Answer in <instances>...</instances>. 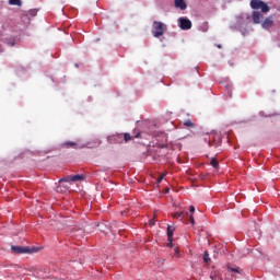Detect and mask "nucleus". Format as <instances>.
I'll return each mask as SVG.
<instances>
[{
	"label": "nucleus",
	"mask_w": 280,
	"mask_h": 280,
	"mask_svg": "<svg viewBox=\"0 0 280 280\" xmlns=\"http://www.w3.org/2000/svg\"><path fill=\"white\" fill-rule=\"evenodd\" d=\"M163 178H165V173H162L159 178L156 179V183L160 184L163 182Z\"/></svg>",
	"instance_id": "aec40b11"
},
{
	"label": "nucleus",
	"mask_w": 280,
	"mask_h": 280,
	"mask_svg": "<svg viewBox=\"0 0 280 280\" xmlns=\"http://www.w3.org/2000/svg\"><path fill=\"white\" fill-rule=\"evenodd\" d=\"M62 183H73V177H72V175H68V176H66V177H63V178H60V179H59V185H62Z\"/></svg>",
	"instance_id": "9d476101"
},
{
	"label": "nucleus",
	"mask_w": 280,
	"mask_h": 280,
	"mask_svg": "<svg viewBox=\"0 0 280 280\" xmlns=\"http://www.w3.org/2000/svg\"><path fill=\"white\" fill-rule=\"evenodd\" d=\"M179 253H180V252L178 250V247H176V248H175V254H176V255H179Z\"/></svg>",
	"instance_id": "393cba45"
},
{
	"label": "nucleus",
	"mask_w": 280,
	"mask_h": 280,
	"mask_svg": "<svg viewBox=\"0 0 280 280\" xmlns=\"http://www.w3.org/2000/svg\"><path fill=\"white\" fill-rule=\"evenodd\" d=\"M135 137H136V139H139V137H140V133L136 135Z\"/></svg>",
	"instance_id": "c85d7f7f"
},
{
	"label": "nucleus",
	"mask_w": 280,
	"mask_h": 280,
	"mask_svg": "<svg viewBox=\"0 0 280 280\" xmlns=\"http://www.w3.org/2000/svg\"><path fill=\"white\" fill-rule=\"evenodd\" d=\"M210 165H212V167H214V170H218L220 167V163L218 162V160L215 158L211 159Z\"/></svg>",
	"instance_id": "4468645a"
},
{
	"label": "nucleus",
	"mask_w": 280,
	"mask_h": 280,
	"mask_svg": "<svg viewBox=\"0 0 280 280\" xmlns=\"http://www.w3.org/2000/svg\"><path fill=\"white\" fill-rule=\"evenodd\" d=\"M261 27L264 30H270V27H275V21L272 20V18H267L264 20Z\"/></svg>",
	"instance_id": "423d86ee"
},
{
	"label": "nucleus",
	"mask_w": 280,
	"mask_h": 280,
	"mask_svg": "<svg viewBox=\"0 0 280 280\" xmlns=\"http://www.w3.org/2000/svg\"><path fill=\"white\" fill-rule=\"evenodd\" d=\"M174 5L179 10H187V3L185 2V0H175Z\"/></svg>",
	"instance_id": "0eeeda50"
},
{
	"label": "nucleus",
	"mask_w": 280,
	"mask_h": 280,
	"mask_svg": "<svg viewBox=\"0 0 280 280\" xmlns=\"http://www.w3.org/2000/svg\"><path fill=\"white\" fill-rule=\"evenodd\" d=\"M172 241H173V238H171V241H168V243H167L168 248H173L174 247V244H172Z\"/></svg>",
	"instance_id": "5701e85b"
},
{
	"label": "nucleus",
	"mask_w": 280,
	"mask_h": 280,
	"mask_svg": "<svg viewBox=\"0 0 280 280\" xmlns=\"http://www.w3.org/2000/svg\"><path fill=\"white\" fill-rule=\"evenodd\" d=\"M260 10L261 12H264V14L270 12V7H268V4H266V2H262V4H260Z\"/></svg>",
	"instance_id": "ddd939ff"
},
{
	"label": "nucleus",
	"mask_w": 280,
	"mask_h": 280,
	"mask_svg": "<svg viewBox=\"0 0 280 280\" xmlns=\"http://www.w3.org/2000/svg\"><path fill=\"white\" fill-rule=\"evenodd\" d=\"M203 261L205 264H209V261H211V258L209 257V252H205L203 253Z\"/></svg>",
	"instance_id": "a211bd4d"
},
{
	"label": "nucleus",
	"mask_w": 280,
	"mask_h": 280,
	"mask_svg": "<svg viewBox=\"0 0 280 280\" xmlns=\"http://www.w3.org/2000/svg\"><path fill=\"white\" fill-rule=\"evenodd\" d=\"M63 145L66 148H78V144L75 142H72V141H66V142H63Z\"/></svg>",
	"instance_id": "f3484780"
},
{
	"label": "nucleus",
	"mask_w": 280,
	"mask_h": 280,
	"mask_svg": "<svg viewBox=\"0 0 280 280\" xmlns=\"http://www.w3.org/2000/svg\"><path fill=\"white\" fill-rule=\"evenodd\" d=\"M84 180V175H72V183Z\"/></svg>",
	"instance_id": "2eb2a0df"
},
{
	"label": "nucleus",
	"mask_w": 280,
	"mask_h": 280,
	"mask_svg": "<svg viewBox=\"0 0 280 280\" xmlns=\"http://www.w3.org/2000/svg\"><path fill=\"white\" fill-rule=\"evenodd\" d=\"M10 46H11V47H14V42H11V43H10Z\"/></svg>",
	"instance_id": "cd10ccee"
},
{
	"label": "nucleus",
	"mask_w": 280,
	"mask_h": 280,
	"mask_svg": "<svg viewBox=\"0 0 280 280\" xmlns=\"http://www.w3.org/2000/svg\"><path fill=\"white\" fill-rule=\"evenodd\" d=\"M262 3L264 1L261 0H252L249 5L253 10H260Z\"/></svg>",
	"instance_id": "6e6552de"
},
{
	"label": "nucleus",
	"mask_w": 280,
	"mask_h": 280,
	"mask_svg": "<svg viewBox=\"0 0 280 280\" xmlns=\"http://www.w3.org/2000/svg\"><path fill=\"white\" fill-rule=\"evenodd\" d=\"M189 220H190V224H192V226H194V224H196V220L194 219L192 214L190 215Z\"/></svg>",
	"instance_id": "412c9836"
},
{
	"label": "nucleus",
	"mask_w": 280,
	"mask_h": 280,
	"mask_svg": "<svg viewBox=\"0 0 280 280\" xmlns=\"http://www.w3.org/2000/svg\"><path fill=\"white\" fill-rule=\"evenodd\" d=\"M184 126H186V128H196V124H194L191 120L187 119L184 121Z\"/></svg>",
	"instance_id": "dca6fc26"
},
{
	"label": "nucleus",
	"mask_w": 280,
	"mask_h": 280,
	"mask_svg": "<svg viewBox=\"0 0 280 280\" xmlns=\"http://www.w3.org/2000/svg\"><path fill=\"white\" fill-rule=\"evenodd\" d=\"M228 272L242 275V269H240V267H228Z\"/></svg>",
	"instance_id": "9b49d317"
},
{
	"label": "nucleus",
	"mask_w": 280,
	"mask_h": 280,
	"mask_svg": "<svg viewBox=\"0 0 280 280\" xmlns=\"http://www.w3.org/2000/svg\"><path fill=\"white\" fill-rule=\"evenodd\" d=\"M217 47H218V49H222V45L221 44H218Z\"/></svg>",
	"instance_id": "bb28decb"
},
{
	"label": "nucleus",
	"mask_w": 280,
	"mask_h": 280,
	"mask_svg": "<svg viewBox=\"0 0 280 280\" xmlns=\"http://www.w3.org/2000/svg\"><path fill=\"white\" fill-rule=\"evenodd\" d=\"M261 21H264V14H261V12H259V11H254L253 12V23H255L256 25H259V23H261Z\"/></svg>",
	"instance_id": "39448f33"
},
{
	"label": "nucleus",
	"mask_w": 280,
	"mask_h": 280,
	"mask_svg": "<svg viewBox=\"0 0 280 280\" xmlns=\"http://www.w3.org/2000/svg\"><path fill=\"white\" fill-rule=\"evenodd\" d=\"M178 24L180 30H184V31L191 30V20L187 18H179Z\"/></svg>",
	"instance_id": "20e7f679"
},
{
	"label": "nucleus",
	"mask_w": 280,
	"mask_h": 280,
	"mask_svg": "<svg viewBox=\"0 0 280 280\" xmlns=\"http://www.w3.org/2000/svg\"><path fill=\"white\" fill-rule=\"evenodd\" d=\"M185 215H189V212L187 211H180V212H175L173 213V218L175 220H183L185 218Z\"/></svg>",
	"instance_id": "1a4fd4ad"
},
{
	"label": "nucleus",
	"mask_w": 280,
	"mask_h": 280,
	"mask_svg": "<svg viewBox=\"0 0 280 280\" xmlns=\"http://www.w3.org/2000/svg\"><path fill=\"white\" fill-rule=\"evenodd\" d=\"M107 139L109 143H120L122 139L126 143H128V141H130L132 137L130 136V133H118V135L110 136Z\"/></svg>",
	"instance_id": "f03ea898"
},
{
	"label": "nucleus",
	"mask_w": 280,
	"mask_h": 280,
	"mask_svg": "<svg viewBox=\"0 0 280 280\" xmlns=\"http://www.w3.org/2000/svg\"><path fill=\"white\" fill-rule=\"evenodd\" d=\"M167 237H168V242H172L173 237H174V229H172V226H167Z\"/></svg>",
	"instance_id": "f8f14e48"
},
{
	"label": "nucleus",
	"mask_w": 280,
	"mask_h": 280,
	"mask_svg": "<svg viewBox=\"0 0 280 280\" xmlns=\"http://www.w3.org/2000/svg\"><path fill=\"white\" fill-rule=\"evenodd\" d=\"M150 224H151V225H154V219H151V220H150Z\"/></svg>",
	"instance_id": "a878e982"
},
{
	"label": "nucleus",
	"mask_w": 280,
	"mask_h": 280,
	"mask_svg": "<svg viewBox=\"0 0 280 280\" xmlns=\"http://www.w3.org/2000/svg\"><path fill=\"white\" fill-rule=\"evenodd\" d=\"M22 21H30V18L27 15H22Z\"/></svg>",
	"instance_id": "b1692460"
},
{
	"label": "nucleus",
	"mask_w": 280,
	"mask_h": 280,
	"mask_svg": "<svg viewBox=\"0 0 280 280\" xmlns=\"http://www.w3.org/2000/svg\"><path fill=\"white\" fill-rule=\"evenodd\" d=\"M209 145L211 147V142H209Z\"/></svg>",
	"instance_id": "7c9ffc66"
},
{
	"label": "nucleus",
	"mask_w": 280,
	"mask_h": 280,
	"mask_svg": "<svg viewBox=\"0 0 280 280\" xmlns=\"http://www.w3.org/2000/svg\"><path fill=\"white\" fill-rule=\"evenodd\" d=\"M9 5H21V0H9Z\"/></svg>",
	"instance_id": "6ab92c4d"
},
{
	"label": "nucleus",
	"mask_w": 280,
	"mask_h": 280,
	"mask_svg": "<svg viewBox=\"0 0 280 280\" xmlns=\"http://www.w3.org/2000/svg\"><path fill=\"white\" fill-rule=\"evenodd\" d=\"M153 36L154 38H161L165 34L167 27L163 22L154 21L153 22Z\"/></svg>",
	"instance_id": "f257e3e1"
},
{
	"label": "nucleus",
	"mask_w": 280,
	"mask_h": 280,
	"mask_svg": "<svg viewBox=\"0 0 280 280\" xmlns=\"http://www.w3.org/2000/svg\"><path fill=\"white\" fill-rule=\"evenodd\" d=\"M210 279L214 280V279H213V276H210Z\"/></svg>",
	"instance_id": "c756f323"
},
{
	"label": "nucleus",
	"mask_w": 280,
	"mask_h": 280,
	"mask_svg": "<svg viewBox=\"0 0 280 280\" xmlns=\"http://www.w3.org/2000/svg\"><path fill=\"white\" fill-rule=\"evenodd\" d=\"M189 211H190V213H196V208L194 206H190Z\"/></svg>",
	"instance_id": "4be33fe9"
},
{
	"label": "nucleus",
	"mask_w": 280,
	"mask_h": 280,
	"mask_svg": "<svg viewBox=\"0 0 280 280\" xmlns=\"http://www.w3.org/2000/svg\"><path fill=\"white\" fill-rule=\"evenodd\" d=\"M11 250L13 253H16L18 255H22L25 253H38V249L33 248L32 250L28 247H23V246H12Z\"/></svg>",
	"instance_id": "7ed1b4c3"
}]
</instances>
